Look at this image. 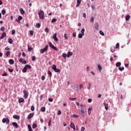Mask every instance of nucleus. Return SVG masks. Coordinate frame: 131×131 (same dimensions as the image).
Listing matches in <instances>:
<instances>
[{
  "instance_id": "nucleus-1",
  "label": "nucleus",
  "mask_w": 131,
  "mask_h": 131,
  "mask_svg": "<svg viewBox=\"0 0 131 131\" xmlns=\"http://www.w3.org/2000/svg\"><path fill=\"white\" fill-rule=\"evenodd\" d=\"M27 69H31V66L29 64L26 65L23 70V72L24 73H26V71H27Z\"/></svg>"
},
{
  "instance_id": "nucleus-2",
  "label": "nucleus",
  "mask_w": 131,
  "mask_h": 131,
  "mask_svg": "<svg viewBox=\"0 0 131 131\" xmlns=\"http://www.w3.org/2000/svg\"><path fill=\"white\" fill-rule=\"evenodd\" d=\"M80 106H81V114L82 115H83L85 112H86V110L84 109L83 108H85V105H83V104H80Z\"/></svg>"
},
{
  "instance_id": "nucleus-3",
  "label": "nucleus",
  "mask_w": 131,
  "mask_h": 131,
  "mask_svg": "<svg viewBox=\"0 0 131 131\" xmlns=\"http://www.w3.org/2000/svg\"><path fill=\"white\" fill-rule=\"evenodd\" d=\"M39 17L41 20L45 18V12H43L42 10H40L39 11Z\"/></svg>"
},
{
  "instance_id": "nucleus-4",
  "label": "nucleus",
  "mask_w": 131,
  "mask_h": 131,
  "mask_svg": "<svg viewBox=\"0 0 131 131\" xmlns=\"http://www.w3.org/2000/svg\"><path fill=\"white\" fill-rule=\"evenodd\" d=\"M48 49H49V46L47 45L44 49H41L40 50V54H43L45 52H47V51H48Z\"/></svg>"
},
{
  "instance_id": "nucleus-5",
  "label": "nucleus",
  "mask_w": 131,
  "mask_h": 131,
  "mask_svg": "<svg viewBox=\"0 0 131 131\" xmlns=\"http://www.w3.org/2000/svg\"><path fill=\"white\" fill-rule=\"evenodd\" d=\"M52 68L53 70H54V71H55V72H57V73L60 72V69H57V67H56V65H55V64H53L52 66Z\"/></svg>"
},
{
  "instance_id": "nucleus-6",
  "label": "nucleus",
  "mask_w": 131,
  "mask_h": 131,
  "mask_svg": "<svg viewBox=\"0 0 131 131\" xmlns=\"http://www.w3.org/2000/svg\"><path fill=\"white\" fill-rule=\"evenodd\" d=\"M2 122L3 123H6V124H10V119H9V118H3L2 120Z\"/></svg>"
},
{
  "instance_id": "nucleus-7",
  "label": "nucleus",
  "mask_w": 131,
  "mask_h": 131,
  "mask_svg": "<svg viewBox=\"0 0 131 131\" xmlns=\"http://www.w3.org/2000/svg\"><path fill=\"white\" fill-rule=\"evenodd\" d=\"M23 93L24 94L25 99H27L28 98V95H29L28 91H27L26 90H24L23 91Z\"/></svg>"
},
{
  "instance_id": "nucleus-8",
  "label": "nucleus",
  "mask_w": 131,
  "mask_h": 131,
  "mask_svg": "<svg viewBox=\"0 0 131 131\" xmlns=\"http://www.w3.org/2000/svg\"><path fill=\"white\" fill-rule=\"evenodd\" d=\"M52 38H53L55 40V41H58L59 40V39H58V38L57 37V33H54L53 36H52Z\"/></svg>"
},
{
  "instance_id": "nucleus-9",
  "label": "nucleus",
  "mask_w": 131,
  "mask_h": 131,
  "mask_svg": "<svg viewBox=\"0 0 131 131\" xmlns=\"http://www.w3.org/2000/svg\"><path fill=\"white\" fill-rule=\"evenodd\" d=\"M19 62H20V63H22L23 64H26V60L23 58L19 59Z\"/></svg>"
},
{
  "instance_id": "nucleus-10",
  "label": "nucleus",
  "mask_w": 131,
  "mask_h": 131,
  "mask_svg": "<svg viewBox=\"0 0 131 131\" xmlns=\"http://www.w3.org/2000/svg\"><path fill=\"white\" fill-rule=\"evenodd\" d=\"M23 18L21 16H19L18 17V19H16L15 21H16V22H18V23H20V21H21V20H22Z\"/></svg>"
},
{
  "instance_id": "nucleus-11",
  "label": "nucleus",
  "mask_w": 131,
  "mask_h": 131,
  "mask_svg": "<svg viewBox=\"0 0 131 131\" xmlns=\"http://www.w3.org/2000/svg\"><path fill=\"white\" fill-rule=\"evenodd\" d=\"M33 115H34V113H30L28 116V119H31L33 117Z\"/></svg>"
},
{
  "instance_id": "nucleus-12",
  "label": "nucleus",
  "mask_w": 131,
  "mask_h": 131,
  "mask_svg": "<svg viewBox=\"0 0 131 131\" xmlns=\"http://www.w3.org/2000/svg\"><path fill=\"white\" fill-rule=\"evenodd\" d=\"M6 34L5 32H4L2 34L1 37H0L1 39H4L5 37H6Z\"/></svg>"
},
{
  "instance_id": "nucleus-13",
  "label": "nucleus",
  "mask_w": 131,
  "mask_h": 131,
  "mask_svg": "<svg viewBox=\"0 0 131 131\" xmlns=\"http://www.w3.org/2000/svg\"><path fill=\"white\" fill-rule=\"evenodd\" d=\"M12 125L16 127V128H18L19 127V125L16 122H13Z\"/></svg>"
},
{
  "instance_id": "nucleus-14",
  "label": "nucleus",
  "mask_w": 131,
  "mask_h": 131,
  "mask_svg": "<svg viewBox=\"0 0 131 131\" xmlns=\"http://www.w3.org/2000/svg\"><path fill=\"white\" fill-rule=\"evenodd\" d=\"M13 118H14V119H17V120H19V119H20V117H19V116L17 115H14L13 116Z\"/></svg>"
},
{
  "instance_id": "nucleus-15",
  "label": "nucleus",
  "mask_w": 131,
  "mask_h": 131,
  "mask_svg": "<svg viewBox=\"0 0 131 131\" xmlns=\"http://www.w3.org/2000/svg\"><path fill=\"white\" fill-rule=\"evenodd\" d=\"M81 3V0H77V4L76 5V7H79V6H80Z\"/></svg>"
},
{
  "instance_id": "nucleus-16",
  "label": "nucleus",
  "mask_w": 131,
  "mask_h": 131,
  "mask_svg": "<svg viewBox=\"0 0 131 131\" xmlns=\"http://www.w3.org/2000/svg\"><path fill=\"white\" fill-rule=\"evenodd\" d=\"M32 50H33V48H32V47H30V46L29 45L28 46V50L29 51V52H31V51H32Z\"/></svg>"
},
{
  "instance_id": "nucleus-17",
  "label": "nucleus",
  "mask_w": 131,
  "mask_h": 131,
  "mask_svg": "<svg viewBox=\"0 0 131 131\" xmlns=\"http://www.w3.org/2000/svg\"><path fill=\"white\" fill-rule=\"evenodd\" d=\"M20 12L22 15H24L25 14V11L22 8L20 9Z\"/></svg>"
},
{
  "instance_id": "nucleus-18",
  "label": "nucleus",
  "mask_w": 131,
  "mask_h": 131,
  "mask_svg": "<svg viewBox=\"0 0 131 131\" xmlns=\"http://www.w3.org/2000/svg\"><path fill=\"white\" fill-rule=\"evenodd\" d=\"M8 41L9 43H10V45H12V43H13V40L12 39V38H9Z\"/></svg>"
},
{
  "instance_id": "nucleus-19",
  "label": "nucleus",
  "mask_w": 131,
  "mask_h": 131,
  "mask_svg": "<svg viewBox=\"0 0 131 131\" xmlns=\"http://www.w3.org/2000/svg\"><path fill=\"white\" fill-rule=\"evenodd\" d=\"M9 63L11 64V65H13L14 64V60L11 59L9 60Z\"/></svg>"
},
{
  "instance_id": "nucleus-20",
  "label": "nucleus",
  "mask_w": 131,
  "mask_h": 131,
  "mask_svg": "<svg viewBox=\"0 0 131 131\" xmlns=\"http://www.w3.org/2000/svg\"><path fill=\"white\" fill-rule=\"evenodd\" d=\"M72 52H68L67 55V57L68 58H69V57H71V55H72Z\"/></svg>"
},
{
  "instance_id": "nucleus-21",
  "label": "nucleus",
  "mask_w": 131,
  "mask_h": 131,
  "mask_svg": "<svg viewBox=\"0 0 131 131\" xmlns=\"http://www.w3.org/2000/svg\"><path fill=\"white\" fill-rule=\"evenodd\" d=\"M104 106H105V110H108V104H106L105 103H103Z\"/></svg>"
},
{
  "instance_id": "nucleus-22",
  "label": "nucleus",
  "mask_w": 131,
  "mask_h": 131,
  "mask_svg": "<svg viewBox=\"0 0 131 131\" xmlns=\"http://www.w3.org/2000/svg\"><path fill=\"white\" fill-rule=\"evenodd\" d=\"M97 67H98V69L99 70V71H102V66H101V65L98 64L97 65Z\"/></svg>"
},
{
  "instance_id": "nucleus-23",
  "label": "nucleus",
  "mask_w": 131,
  "mask_h": 131,
  "mask_svg": "<svg viewBox=\"0 0 131 131\" xmlns=\"http://www.w3.org/2000/svg\"><path fill=\"white\" fill-rule=\"evenodd\" d=\"M28 129L29 131H33V130H32V128H31V126H30V125H28Z\"/></svg>"
},
{
  "instance_id": "nucleus-24",
  "label": "nucleus",
  "mask_w": 131,
  "mask_h": 131,
  "mask_svg": "<svg viewBox=\"0 0 131 131\" xmlns=\"http://www.w3.org/2000/svg\"><path fill=\"white\" fill-rule=\"evenodd\" d=\"M130 18V16H129L128 15H126V16L125 17L126 21H128V20H129Z\"/></svg>"
},
{
  "instance_id": "nucleus-25",
  "label": "nucleus",
  "mask_w": 131,
  "mask_h": 131,
  "mask_svg": "<svg viewBox=\"0 0 131 131\" xmlns=\"http://www.w3.org/2000/svg\"><path fill=\"white\" fill-rule=\"evenodd\" d=\"M49 46L50 47V48H51V49H53L54 47L53 43H52V42H49Z\"/></svg>"
},
{
  "instance_id": "nucleus-26",
  "label": "nucleus",
  "mask_w": 131,
  "mask_h": 131,
  "mask_svg": "<svg viewBox=\"0 0 131 131\" xmlns=\"http://www.w3.org/2000/svg\"><path fill=\"white\" fill-rule=\"evenodd\" d=\"M120 65H121V63L120 62H118L116 64V67H120Z\"/></svg>"
},
{
  "instance_id": "nucleus-27",
  "label": "nucleus",
  "mask_w": 131,
  "mask_h": 131,
  "mask_svg": "<svg viewBox=\"0 0 131 131\" xmlns=\"http://www.w3.org/2000/svg\"><path fill=\"white\" fill-rule=\"evenodd\" d=\"M11 54V52L10 51H7L6 53V57H9L10 55Z\"/></svg>"
},
{
  "instance_id": "nucleus-28",
  "label": "nucleus",
  "mask_w": 131,
  "mask_h": 131,
  "mask_svg": "<svg viewBox=\"0 0 131 131\" xmlns=\"http://www.w3.org/2000/svg\"><path fill=\"white\" fill-rule=\"evenodd\" d=\"M84 31H85V30H84V28H82L81 30V34H83V35H84Z\"/></svg>"
},
{
  "instance_id": "nucleus-29",
  "label": "nucleus",
  "mask_w": 131,
  "mask_h": 131,
  "mask_svg": "<svg viewBox=\"0 0 131 131\" xmlns=\"http://www.w3.org/2000/svg\"><path fill=\"white\" fill-rule=\"evenodd\" d=\"M83 35H83L81 33H80L78 34V36L79 38H82V36H83Z\"/></svg>"
},
{
  "instance_id": "nucleus-30",
  "label": "nucleus",
  "mask_w": 131,
  "mask_h": 131,
  "mask_svg": "<svg viewBox=\"0 0 131 131\" xmlns=\"http://www.w3.org/2000/svg\"><path fill=\"white\" fill-rule=\"evenodd\" d=\"M72 116L73 118H78V117H79L78 115L75 114L73 115Z\"/></svg>"
},
{
  "instance_id": "nucleus-31",
  "label": "nucleus",
  "mask_w": 131,
  "mask_h": 131,
  "mask_svg": "<svg viewBox=\"0 0 131 131\" xmlns=\"http://www.w3.org/2000/svg\"><path fill=\"white\" fill-rule=\"evenodd\" d=\"M119 70H120V71H123V70H124V67H119Z\"/></svg>"
},
{
  "instance_id": "nucleus-32",
  "label": "nucleus",
  "mask_w": 131,
  "mask_h": 131,
  "mask_svg": "<svg viewBox=\"0 0 131 131\" xmlns=\"http://www.w3.org/2000/svg\"><path fill=\"white\" fill-rule=\"evenodd\" d=\"M19 103H22L23 102H24V99L20 98L18 100Z\"/></svg>"
},
{
  "instance_id": "nucleus-33",
  "label": "nucleus",
  "mask_w": 131,
  "mask_h": 131,
  "mask_svg": "<svg viewBox=\"0 0 131 131\" xmlns=\"http://www.w3.org/2000/svg\"><path fill=\"white\" fill-rule=\"evenodd\" d=\"M70 126L72 127V128H73L75 126V125H74V123H73V122H71L70 124Z\"/></svg>"
},
{
  "instance_id": "nucleus-34",
  "label": "nucleus",
  "mask_w": 131,
  "mask_h": 131,
  "mask_svg": "<svg viewBox=\"0 0 131 131\" xmlns=\"http://www.w3.org/2000/svg\"><path fill=\"white\" fill-rule=\"evenodd\" d=\"M40 111H41V112H45V111H46V107H41Z\"/></svg>"
},
{
  "instance_id": "nucleus-35",
  "label": "nucleus",
  "mask_w": 131,
  "mask_h": 131,
  "mask_svg": "<svg viewBox=\"0 0 131 131\" xmlns=\"http://www.w3.org/2000/svg\"><path fill=\"white\" fill-rule=\"evenodd\" d=\"M94 20L95 18H94V17H91V18L90 19V22L94 23Z\"/></svg>"
},
{
  "instance_id": "nucleus-36",
  "label": "nucleus",
  "mask_w": 131,
  "mask_h": 131,
  "mask_svg": "<svg viewBox=\"0 0 131 131\" xmlns=\"http://www.w3.org/2000/svg\"><path fill=\"white\" fill-rule=\"evenodd\" d=\"M68 35V34H66V33H65L64 34V37L65 39H68V37L67 36Z\"/></svg>"
},
{
  "instance_id": "nucleus-37",
  "label": "nucleus",
  "mask_w": 131,
  "mask_h": 131,
  "mask_svg": "<svg viewBox=\"0 0 131 131\" xmlns=\"http://www.w3.org/2000/svg\"><path fill=\"white\" fill-rule=\"evenodd\" d=\"M95 29H96V30H99V24H97L95 26Z\"/></svg>"
},
{
  "instance_id": "nucleus-38",
  "label": "nucleus",
  "mask_w": 131,
  "mask_h": 131,
  "mask_svg": "<svg viewBox=\"0 0 131 131\" xmlns=\"http://www.w3.org/2000/svg\"><path fill=\"white\" fill-rule=\"evenodd\" d=\"M99 33H100V34H101V35H102L103 36H104V35H105V34H104V32L102 31H100Z\"/></svg>"
},
{
  "instance_id": "nucleus-39",
  "label": "nucleus",
  "mask_w": 131,
  "mask_h": 131,
  "mask_svg": "<svg viewBox=\"0 0 131 131\" xmlns=\"http://www.w3.org/2000/svg\"><path fill=\"white\" fill-rule=\"evenodd\" d=\"M2 13L3 15H6V10H5V9L2 10Z\"/></svg>"
},
{
  "instance_id": "nucleus-40",
  "label": "nucleus",
  "mask_w": 131,
  "mask_h": 131,
  "mask_svg": "<svg viewBox=\"0 0 131 131\" xmlns=\"http://www.w3.org/2000/svg\"><path fill=\"white\" fill-rule=\"evenodd\" d=\"M37 126V125H36L35 123L33 124L32 128H36V127Z\"/></svg>"
},
{
  "instance_id": "nucleus-41",
  "label": "nucleus",
  "mask_w": 131,
  "mask_h": 131,
  "mask_svg": "<svg viewBox=\"0 0 131 131\" xmlns=\"http://www.w3.org/2000/svg\"><path fill=\"white\" fill-rule=\"evenodd\" d=\"M36 27H37V28H39V27H40V24L39 23H37L36 25Z\"/></svg>"
},
{
  "instance_id": "nucleus-42",
  "label": "nucleus",
  "mask_w": 131,
  "mask_h": 131,
  "mask_svg": "<svg viewBox=\"0 0 131 131\" xmlns=\"http://www.w3.org/2000/svg\"><path fill=\"white\" fill-rule=\"evenodd\" d=\"M56 21H57V19L56 18H53L52 19L51 22L52 23H54V22H56Z\"/></svg>"
},
{
  "instance_id": "nucleus-43",
  "label": "nucleus",
  "mask_w": 131,
  "mask_h": 131,
  "mask_svg": "<svg viewBox=\"0 0 131 131\" xmlns=\"http://www.w3.org/2000/svg\"><path fill=\"white\" fill-rule=\"evenodd\" d=\"M45 32H50V30L48 28H45Z\"/></svg>"
},
{
  "instance_id": "nucleus-44",
  "label": "nucleus",
  "mask_w": 131,
  "mask_h": 131,
  "mask_svg": "<svg viewBox=\"0 0 131 131\" xmlns=\"http://www.w3.org/2000/svg\"><path fill=\"white\" fill-rule=\"evenodd\" d=\"M8 71H9V72L12 73L14 71V70L13 69L8 68Z\"/></svg>"
},
{
  "instance_id": "nucleus-45",
  "label": "nucleus",
  "mask_w": 131,
  "mask_h": 131,
  "mask_svg": "<svg viewBox=\"0 0 131 131\" xmlns=\"http://www.w3.org/2000/svg\"><path fill=\"white\" fill-rule=\"evenodd\" d=\"M48 74H49V76H50V77H52V72H51L50 71H49Z\"/></svg>"
},
{
  "instance_id": "nucleus-46",
  "label": "nucleus",
  "mask_w": 131,
  "mask_h": 131,
  "mask_svg": "<svg viewBox=\"0 0 131 131\" xmlns=\"http://www.w3.org/2000/svg\"><path fill=\"white\" fill-rule=\"evenodd\" d=\"M32 61H35V60H36V57H35V56H32Z\"/></svg>"
},
{
  "instance_id": "nucleus-47",
  "label": "nucleus",
  "mask_w": 131,
  "mask_h": 131,
  "mask_svg": "<svg viewBox=\"0 0 131 131\" xmlns=\"http://www.w3.org/2000/svg\"><path fill=\"white\" fill-rule=\"evenodd\" d=\"M62 57L63 58H64V59H66V57H67V55L65 53L62 54Z\"/></svg>"
},
{
  "instance_id": "nucleus-48",
  "label": "nucleus",
  "mask_w": 131,
  "mask_h": 131,
  "mask_svg": "<svg viewBox=\"0 0 131 131\" xmlns=\"http://www.w3.org/2000/svg\"><path fill=\"white\" fill-rule=\"evenodd\" d=\"M119 43H117L116 45V49H119Z\"/></svg>"
},
{
  "instance_id": "nucleus-49",
  "label": "nucleus",
  "mask_w": 131,
  "mask_h": 131,
  "mask_svg": "<svg viewBox=\"0 0 131 131\" xmlns=\"http://www.w3.org/2000/svg\"><path fill=\"white\" fill-rule=\"evenodd\" d=\"M41 80H45V79H46V77L45 76H42L41 77Z\"/></svg>"
},
{
  "instance_id": "nucleus-50",
  "label": "nucleus",
  "mask_w": 131,
  "mask_h": 131,
  "mask_svg": "<svg viewBox=\"0 0 131 131\" xmlns=\"http://www.w3.org/2000/svg\"><path fill=\"white\" fill-rule=\"evenodd\" d=\"M30 35H33V30L30 31Z\"/></svg>"
},
{
  "instance_id": "nucleus-51",
  "label": "nucleus",
  "mask_w": 131,
  "mask_h": 131,
  "mask_svg": "<svg viewBox=\"0 0 131 131\" xmlns=\"http://www.w3.org/2000/svg\"><path fill=\"white\" fill-rule=\"evenodd\" d=\"M8 76V74L7 73H4L2 74V76Z\"/></svg>"
},
{
  "instance_id": "nucleus-52",
  "label": "nucleus",
  "mask_w": 131,
  "mask_h": 131,
  "mask_svg": "<svg viewBox=\"0 0 131 131\" xmlns=\"http://www.w3.org/2000/svg\"><path fill=\"white\" fill-rule=\"evenodd\" d=\"M69 99L71 100V101H75V100H76V98H70Z\"/></svg>"
},
{
  "instance_id": "nucleus-53",
  "label": "nucleus",
  "mask_w": 131,
  "mask_h": 131,
  "mask_svg": "<svg viewBox=\"0 0 131 131\" xmlns=\"http://www.w3.org/2000/svg\"><path fill=\"white\" fill-rule=\"evenodd\" d=\"M5 28L4 27H1V31H5Z\"/></svg>"
},
{
  "instance_id": "nucleus-54",
  "label": "nucleus",
  "mask_w": 131,
  "mask_h": 131,
  "mask_svg": "<svg viewBox=\"0 0 131 131\" xmlns=\"http://www.w3.org/2000/svg\"><path fill=\"white\" fill-rule=\"evenodd\" d=\"M61 114H62V112L59 110L58 111V115H61Z\"/></svg>"
},
{
  "instance_id": "nucleus-55",
  "label": "nucleus",
  "mask_w": 131,
  "mask_h": 131,
  "mask_svg": "<svg viewBox=\"0 0 131 131\" xmlns=\"http://www.w3.org/2000/svg\"><path fill=\"white\" fill-rule=\"evenodd\" d=\"M31 111H34V106H32L31 107Z\"/></svg>"
},
{
  "instance_id": "nucleus-56",
  "label": "nucleus",
  "mask_w": 131,
  "mask_h": 131,
  "mask_svg": "<svg viewBox=\"0 0 131 131\" xmlns=\"http://www.w3.org/2000/svg\"><path fill=\"white\" fill-rule=\"evenodd\" d=\"M52 49L53 50H54L55 51H58V48H57V47H56L55 46Z\"/></svg>"
},
{
  "instance_id": "nucleus-57",
  "label": "nucleus",
  "mask_w": 131,
  "mask_h": 131,
  "mask_svg": "<svg viewBox=\"0 0 131 131\" xmlns=\"http://www.w3.org/2000/svg\"><path fill=\"white\" fill-rule=\"evenodd\" d=\"M85 129V128L84 127H81V131H84Z\"/></svg>"
},
{
  "instance_id": "nucleus-58",
  "label": "nucleus",
  "mask_w": 131,
  "mask_h": 131,
  "mask_svg": "<svg viewBox=\"0 0 131 131\" xmlns=\"http://www.w3.org/2000/svg\"><path fill=\"white\" fill-rule=\"evenodd\" d=\"M88 103H92V99L89 98L88 100Z\"/></svg>"
},
{
  "instance_id": "nucleus-59",
  "label": "nucleus",
  "mask_w": 131,
  "mask_h": 131,
  "mask_svg": "<svg viewBox=\"0 0 131 131\" xmlns=\"http://www.w3.org/2000/svg\"><path fill=\"white\" fill-rule=\"evenodd\" d=\"M15 33H16V31H15L14 30H13L12 31V34H15Z\"/></svg>"
},
{
  "instance_id": "nucleus-60",
  "label": "nucleus",
  "mask_w": 131,
  "mask_h": 131,
  "mask_svg": "<svg viewBox=\"0 0 131 131\" xmlns=\"http://www.w3.org/2000/svg\"><path fill=\"white\" fill-rule=\"evenodd\" d=\"M5 50L6 51H10V48H9V47H7L5 49Z\"/></svg>"
},
{
  "instance_id": "nucleus-61",
  "label": "nucleus",
  "mask_w": 131,
  "mask_h": 131,
  "mask_svg": "<svg viewBox=\"0 0 131 131\" xmlns=\"http://www.w3.org/2000/svg\"><path fill=\"white\" fill-rule=\"evenodd\" d=\"M72 35L73 37H75L76 36V33H73Z\"/></svg>"
},
{
  "instance_id": "nucleus-62",
  "label": "nucleus",
  "mask_w": 131,
  "mask_h": 131,
  "mask_svg": "<svg viewBox=\"0 0 131 131\" xmlns=\"http://www.w3.org/2000/svg\"><path fill=\"white\" fill-rule=\"evenodd\" d=\"M91 110H93V107H90L88 108V111H91Z\"/></svg>"
},
{
  "instance_id": "nucleus-63",
  "label": "nucleus",
  "mask_w": 131,
  "mask_h": 131,
  "mask_svg": "<svg viewBox=\"0 0 131 131\" xmlns=\"http://www.w3.org/2000/svg\"><path fill=\"white\" fill-rule=\"evenodd\" d=\"M79 88H80V89H82V88H83V85H82V84H80V85H79Z\"/></svg>"
},
{
  "instance_id": "nucleus-64",
  "label": "nucleus",
  "mask_w": 131,
  "mask_h": 131,
  "mask_svg": "<svg viewBox=\"0 0 131 131\" xmlns=\"http://www.w3.org/2000/svg\"><path fill=\"white\" fill-rule=\"evenodd\" d=\"M49 102H53V99H52V98H49Z\"/></svg>"
}]
</instances>
